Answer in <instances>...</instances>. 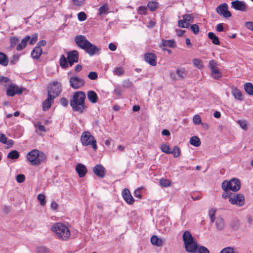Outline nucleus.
<instances>
[{
    "instance_id": "1",
    "label": "nucleus",
    "mask_w": 253,
    "mask_h": 253,
    "mask_svg": "<svg viewBox=\"0 0 253 253\" xmlns=\"http://www.w3.org/2000/svg\"><path fill=\"white\" fill-rule=\"evenodd\" d=\"M86 95L84 92L78 91L76 92L70 100V105L75 112L82 113L86 109L84 100Z\"/></svg>"
},
{
    "instance_id": "2",
    "label": "nucleus",
    "mask_w": 253,
    "mask_h": 253,
    "mask_svg": "<svg viewBox=\"0 0 253 253\" xmlns=\"http://www.w3.org/2000/svg\"><path fill=\"white\" fill-rule=\"evenodd\" d=\"M27 159L32 165L38 166L46 161V156L38 149H33L27 155Z\"/></svg>"
},
{
    "instance_id": "3",
    "label": "nucleus",
    "mask_w": 253,
    "mask_h": 253,
    "mask_svg": "<svg viewBox=\"0 0 253 253\" xmlns=\"http://www.w3.org/2000/svg\"><path fill=\"white\" fill-rule=\"evenodd\" d=\"M51 230L56 234V237L61 240L66 241L70 236L69 229L63 223H54L51 227Z\"/></svg>"
},
{
    "instance_id": "4",
    "label": "nucleus",
    "mask_w": 253,
    "mask_h": 253,
    "mask_svg": "<svg viewBox=\"0 0 253 253\" xmlns=\"http://www.w3.org/2000/svg\"><path fill=\"white\" fill-rule=\"evenodd\" d=\"M81 140L83 145L86 146L90 144L94 150L97 149L96 141L89 132H84L81 136Z\"/></svg>"
},
{
    "instance_id": "5",
    "label": "nucleus",
    "mask_w": 253,
    "mask_h": 253,
    "mask_svg": "<svg viewBox=\"0 0 253 253\" xmlns=\"http://www.w3.org/2000/svg\"><path fill=\"white\" fill-rule=\"evenodd\" d=\"M62 91V85L58 82H54L49 85L47 94L53 98L57 97Z\"/></svg>"
},
{
    "instance_id": "6",
    "label": "nucleus",
    "mask_w": 253,
    "mask_h": 253,
    "mask_svg": "<svg viewBox=\"0 0 253 253\" xmlns=\"http://www.w3.org/2000/svg\"><path fill=\"white\" fill-rule=\"evenodd\" d=\"M231 7L236 10L247 12L249 7L246 2L243 0H236L231 2Z\"/></svg>"
},
{
    "instance_id": "7",
    "label": "nucleus",
    "mask_w": 253,
    "mask_h": 253,
    "mask_svg": "<svg viewBox=\"0 0 253 253\" xmlns=\"http://www.w3.org/2000/svg\"><path fill=\"white\" fill-rule=\"evenodd\" d=\"M216 12L224 18H227L232 15L230 11L228 10V6L226 3H223L216 8Z\"/></svg>"
},
{
    "instance_id": "8",
    "label": "nucleus",
    "mask_w": 253,
    "mask_h": 253,
    "mask_svg": "<svg viewBox=\"0 0 253 253\" xmlns=\"http://www.w3.org/2000/svg\"><path fill=\"white\" fill-rule=\"evenodd\" d=\"M229 202L232 205L242 207L245 204V198L243 194L239 193L236 195L232 194L230 198Z\"/></svg>"
},
{
    "instance_id": "9",
    "label": "nucleus",
    "mask_w": 253,
    "mask_h": 253,
    "mask_svg": "<svg viewBox=\"0 0 253 253\" xmlns=\"http://www.w3.org/2000/svg\"><path fill=\"white\" fill-rule=\"evenodd\" d=\"M217 62L214 60H211L209 64L211 70V76L215 79H219L222 77V74L217 69Z\"/></svg>"
},
{
    "instance_id": "10",
    "label": "nucleus",
    "mask_w": 253,
    "mask_h": 253,
    "mask_svg": "<svg viewBox=\"0 0 253 253\" xmlns=\"http://www.w3.org/2000/svg\"><path fill=\"white\" fill-rule=\"evenodd\" d=\"M70 85L74 89H78L83 86L84 84L83 79L78 76L71 77L69 80Z\"/></svg>"
},
{
    "instance_id": "11",
    "label": "nucleus",
    "mask_w": 253,
    "mask_h": 253,
    "mask_svg": "<svg viewBox=\"0 0 253 253\" xmlns=\"http://www.w3.org/2000/svg\"><path fill=\"white\" fill-rule=\"evenodd\" d=\"M23 90V88L12 83L6 89V94L9 96H13L15 94H21Z\"/></svg>"
},
{
    "instance_id": "12",
    "label": "nucleus",
    "mask_w": 253,
    "mask_h": 253,
    "mask_svg": "<svg viewBox=\"0 0 253 253\" xmlns=\"http://www.w3.org/2000/svg\"><path fill=\"white\" fill-rule=\"evenodd\" d=\"M182 19L178 21V24L179 27L181 28H188L190 26V23L192 22L193 17L191 14H186L182 16Z\"/></svg>"
},
{
    "instance_id": "13",
    "label": "nucleus",
    "mask_w": 253,
    "mask_h": 253,
    "mask_svg": "<svg viewBox=\"0 0 253 253\" xmlns=\"http://www.w3.org/2000/svg\"><path fill=\"white\" fill-rule=\"evenodd\" d=\"M68 62L70 66H72L74 63L78 61L79 59V53L76 50H74L68 53Z\"/></svg>"
},
{
    "instance_id": "14",
    "label": "nucleus",
    "mask_w": 253,
    "mask_h": 253,
    "mask_svg": "<svg viewBox=\"0 0 253 253\" xmlns=\"http://www.w3.org/2000/svg\"><path fill=\"white\" fill-rule=\"evenodd\" d=\"M186 251L189 253H197L198 245L194 239L184 244Z\"/></svg>"
},
{
    "instance_id": "15",
    "label": "nucleus",
    "mask_w": 253,
    "mask_h": 253,
    "mask_svg": "<svg viewBox=\"0 0 253 253\" xmlns=\"http://www.w3.org/2000/svg\"><path fill=\"white\" fill-rule=\"evenodd\" d=\"M75 41L77 45L84 49L87 45L88 42L86 37L83 35H78L75 38Z\"/></svg>"
},
{
    "instance_id": "16",
    "label": "nucleus",
    "mask_w": 253,
    "mask_h": 253,
    "mask_svg": "<svg viewBox=\"0 0 253 253\" xmlns=\"http://www.w3.org/2000/svg\"><path fill=\"white\" fill-rule=\"evenodd\" d=\"M95 174L100 178H103L105 176L106 169L105 168L100 164L96 165L93 169Z\"/></svg>"
},
{
    "instance_id": "17",
    "label": "nucleus",
    "mask_w": 253,
    "mask_h": 253,
    "mask_svg": "<svg viewBox=\"0 0 253 253\" xmlns=\"http://www.w3.org/2000/svg\"><path fill=\"white\" fill-rule=\"evenodd\" d=\"M122 196L124 200L128 204L131 205L134 202V199L132 196L130 191L127 189H124L122 192Z\"/></svg>"
},
{
    "instance_id": "18",
    "label": "nucleus",
    "mask_w": 253,
    "mask_h": 253,
    "mask_svg": "<svg viewBox=\"0 0 253 253\" xmlns=\"http://www.w3.org/2000/svg\"><path fill=\"white\" fill-rule=\"evenodd\" d=\"M156 58V55L152 53H146L144 55L145 61L151 66H154L157 65Z\"/></svg>"
},
{
    "instance_id": "19",
    "label": "nucleus",
    "mask_w": 253,
    "mask_h": 253,
    "mask_svg": "<svg viewBox=\"0 0 253 253\" xmlns=\"http://www.w3.org/2000/svg\"><path fill=\"white\" fill-rule=\"evenodd\" d=\"M84 49L90 56L94 55L96 52L99 51V49L95 45L92 44L89 42H88L87 45L83 49Z\"/></svg>"
},
{
    "instance_id": "20",
    "label": "nucleus",
    "mask_w": 253,
    "mask_h": 253,
    "mask_svg": "<svg viewBox=\"0 0 253 253\" xmlns=\"http://www.w3.org/2000/svg\"><path fill=\"white\" fill-rule=\"evenodd\" d=\"M231 93L235 99L240 101L243 100V95L242 94V92L237 87L233 86L231 88Z\"/></svg>"
},
{
    "instance_id": "21",
    "label": "nucleus",
    "mask_w": 253,
    "mask_h": 253,
    "mask_svg": "<svg viewBox=\"0 0 253 253\" xmlns=\"http://www.w3.org/2000/svg\"><path fill=\"white\" fill-rule=\"evenodd\" d=\"M76 170L80 177H84L87 172V169L81 163L77 165Z\"/></svg>"
},
{
    "instance_id": "22",
    "label": "nucleus",
    "mask_w": 253,
    "mask_h": 253,
    "mask_svg": "<svg viewBox=\"0 0 253 253\" xmlns=\"http://www.w3.org/2000/svg\"><path fill=\"white\" fill-rule=\"evenodd\" d=\"M231 183V191L233 192L238 191L241 187L240 181L237 178H233L229 181Z\"/></svg>"
},
{
    "instance_id": "23",
    "label": "nucleus",
    "mask_w": 253,
    "mask_h": 253,
    "mask_svg": "<svg viewBox=\"0 0 253 253\" xmlns=\"http://www.w3.org/2000/svg\"><path fill=\"white\" fill-rule=\"evenodd\" d=\"M54 98L47 94V98L42 103V109L43 111L48 110L53 102Z\"/></svg>"
},
{
    "instance_id": "24",
    "label": "nucleus",
    "mask_w": 253,
    "mask_h": 253,
    "mask_svg": "<svg viewBox=\"0 0 253 253\" xmlns=\"http://www.w3.org/2000/svg\"><path fill=\"white\" fill-rule=\"evenodd\" d=\"M176 46V43L172 40H163L162 42L160 44V47L163 50H166L165 47H174Z\"/></svg>"
},
{
    "instance_id": "25",
    "label": "nucleus",
    "mask_w": 253,
    "mask_h": 253,
    "mask_svg": "<svg viewBox=\"0 0 253 253\" xmlns=\"http://www.w3.org/2000/svg\"><path fill=\"white\" fill-rule=\"evenodd\" d=\"M30 39V36H26L24 38H23L21 40V42L18 44L17 47H16V49L17 50H21L23 49H24L26 47V46L27 44V42H28L29 41Z\"/></svg>"
},
{
    "instance_id": "26",
    "label": "nucleus",
    "mask_w": 253,
    "mask_h": 253,
    "mask_svg": "<svg viewBox=\"0 0 253 253\" xmlns=\"http://www.w3.org/2000/svg\"><path fill=\"white\" fill-rule=\"evenodd\" d=\"M42 53V49L40 47H35L31 52L32 57L35 59H38Z\"/></svg>"
},
{
    "instance_id": "27",
    "label": "nucleus",
    "mask_w": 253,
    "mask_h": 253,
    "mask_svg": "<svg viewBox=\"0 0 253 253\" xmlns=\"http://www.w3.org/2000/svg\"><path fill=\"white\" fill-rule=\"evenodd\" d=\"M87 96L88 100L92 103H95L98 100L97 94L93 90L88 91L87 92Z\"/></svg>"
},
{
    "instance_id": "28",
    "label": "nucleus",
    "mask_w": 253,
    "mask_h": 253,
    "mask_svg": "<svg viewBox=\"0 0 253 253\" xmlns=\"http://www.w3.org/2000/svg\"><path fill=\"white\" fill-rule=\"evenodd\" d=\"M151 243L152 245L157 247L162 246L163 244V240L159 238L156 235H153L151 238Z\"/></svg>"
},
{
    "instance_id": "29",
    "label": "nucleus",
    "mask_w": 253,
    "mask_h": 253,
    "mask_svg": "<svg viewBox=\"0 0 253 253\" xmlns=\"http://www.w3.org/2000/svg\"><path fill=\"white\" fill-rule=\"evenodd\" d=\"M208 38L211 40L212 43L215 45L220 44L219 38L212 32L208 33Z\"/></svg>"
},
{
    "instance_id": "30",
    "label": "nucleus",
    "mask_w": 253,
    "mask_h": 253,
    "mask_svg": "<svg viewBox=\"0 0 253 253\" xmlns=\"http://www.w3.org/2000/svg\"><path fill=\"white\" fill-rule=\"evenodd\" d=\"M244 89L250 95H253V84L251 83H246L244 84Z\"/></svg>"
},
{
    "instance_id": "31",
    "label": "nucleus",
    "mask_w": 253,
    "mask_h": 253,
    "mask_svg": "<svg viewBox=\"0 0 253 253\" xmlns=\"http://www.w3.org/2000/svg\"><path fill=\"white\" fill-rule=\"evenodd\" d=\"M0 84L5 87H8L12 84V82L8 78L0 76Z\"/></svg>"
},
{
    "instance_id": "32",
    "label": "nucleus",
    "mask_w": 253,
    "mask_h": 253,
    "mask_svg": "<svg viewBox=\"0 0 253 253\" xmlns=\"http://www.w3.org/2000/svg\"><path fill=\"white\" fill-rule=\"evenodd\" d=\"M182 238L184 244L188 242L192 241V240L194 239L191 234L188 231L184 232Z\"/></svg>"
},
{
    "instance_id": "33",
    "label": "nucleus",
    "mask_w": 253,
    "mask_h": 253,
    "mask_svg": "<svg viewBox=\"0 0 253 253\" xmlns=\"http://www.w3.org/2000/svg\"><path fill=\"white\" fill-rule=\"evenodd\" d=\"M190 143L195 147H198L201 144V141L199 137L196 136H192L190 139Z\"/></svg>"
},
{
    "instance_id": "34",
    "label": "nucleus",
    "mask_w": 253,
    "mask_h": 253,
    "mask_svg": "<svg viewBox=\"0 0 253 253\" xmlns=\"http://www.w3.org/2000/svg\"><path fill=\"white\" fill-rule=\"evenodd\" d=\"M193 63L195 67L199 69H202L204 68L203 63L202 60L198 58H195L193 60Z\"/></svg>"
},
{
    "instance_id": "35",
    "label": "nucleus",
    "mask_w": 253,
    "mask_h": 253,
    "mask_svg": "<svg viewBox=\"0 0 253 253\" xmlns=\"http://www.w3.org/2000/svg\"><path fill=\"white\" fill-rule=\"evenodd\" d=\"M8 63V59L7 56L2 53L0 52V64L3 66H6Z\"/></svg>"
},
{
    "instance_id": "36",
    "label": "nucleus",
    "mask_w": 253,
    "mask_h": 253,
    "mask_svg": "<svg viewBox=\"0 0 253 253\" xmlns=\"http://www.w3.org/2000/svg\"><path fill=\"white\" fill-rule=\"evenodd\" d=\"M109 10L108 5L107 3L103 4L98 9L99 13L98 15H101L103 14H106L108 13V10Z\"/></svg>"
},
{
    "instance_id": "37",
    "label": "nucleus",
    "mask_w": 253,
    "mask_h": 253,
    "mask_svg": "<svg viewBox=\"0 0 253 253\" xmlns=\"http://www.w3.org/2000/svg\"><path fill=\"white\" fill-rule=\"evenodd\" d=\"M19 153L17 150L10 151L7 155V158L10 159H17L19 157Z\"/></svg>"
},
{
    "instance_id": "38",
    "label": "nucleus",
    "mask_w": 253,
    "mask_h": 253,
    "mask_svg": "<svg viewBox=\"0 0 253 253\" xmlns=\"http://www.w3.org/2000/svg\"><path fill=\"white\" fill-rule=\"evenodd\" d=\"M231 183L227 180H224L222 183V188L225 192H228L231 190Z\"/></svg>"
},
{
    "instance_id": "39",
    "label": "nucleus",
    "mask_w": 253,
    "mask_h": 253,
    "mask_svg": "<svg viewBox=\"0 0 253 253\" xmlns=\"http://www.w3.org/2000/svg\"><path fill=\"white\" fill-rule=\"evenodd\" d=\"M225 226L224 220L221 218H218L216 221V227L218 230H222Z\"/></svg>"
},
{
    "instance_id": "40",
    "label": "nucleus",
    "mask_w": 253,
    "mask_h": 253,
    "mask_svg": "<svg viewBox=\"0 0 253 253\" xmlns=\"http://www.w3.org/2000/svg\"><path fill=\"white\" fill-rule=\"evenodd\" d=\"M68 61L64 55H62L60 59V65L63 68H66L68 67Z\"/></svg>"
},
{
    "instance_id": "41",
    "label": "nucleus",
    "mask_w": 253,
    "mask_h": 253,
    "mask_svg": "<svg viewBox=\"0 0 253 253\" xmlns=\"http://www.w3.org/2000/svg\"><path fill=\"white\" fill-rule=\"evenodd\" d=\"M216 212V209L215 208H212L209 211V215L210 217V221L211 223H213L215 220L214 215Z\"/></svg>"
},
{
    "instance_id": "42",
    "label": "nucleus",
    "mask_w": 253,
    "mask_h": 253,
    "mask_svg": "<svg viewBox=\"0 0 253 253\" xmlns=\"http://www.w3.org/2000/svg\"><path fill=\"white\" fill-rule=\"evenodd\" d=\"M171 181L167 179L162 178L160 180V184L164 187H167L171 185Z\"/></svg>"
},
{
    "instance_id": "43",
    "label": "nucleus",
    "mask_w": 253,
    "mask_h": 253,
    "mask_svg": "<svg viewBox=\"0 0 253 253\" xmlns=\"http://www.w3.org/2000/svg\"><path fill=\"white\" fill-rule=\"evenodd\" d=\"M114 74L118 76H121L124 73V70L122 67H116L113 71Z\"/></svg>"
},
{
    "instance_id": "44",
    "label": "nucleus",
    "mask_w": 253,
    "mask_h": 253,
    "mask_svg": "<svg viewBox=\"0 0 253 253\" xmlns=\"http://www.w3.org/2000/svg\"><path fill=\"white\" fill-rule=\"evenodd\" d=\"M220 253H238L237 251L231 247H226L222 249Z\"/></svg>"
},
{
    "instance_id": "45",
    "label": "nucleus",
    "mask_w": 253,
    "mask_h": 253,
    "mask_svg": "<svg viewBox=\"0 0 253 253\" xmlns=\"http://www.w3.org/2000/svg\"><path fill=\"white\" fill-rule=\"evenodd\" d=\"M37 198L40 202L41 206H44L46 204L45 196L44 194H40L38 195Z\"/></svg>"
},
{
    "instance_id": "46",
    "label": "nucleus",
    "mask_w": 253,
    "mask_h": 253,
    "mask_svg": "<svg viewBox=\"0 0 253 253\" xmlns=\"http://www.w3.org/2000/svg\"><path fill=\"white\" fill-rule=\"evenodd\" d=\"M176 74L177 75L178 78L180 79H183L185 77V71L184 69H177L176 70Z\"/></svg>"
},
{
    "instance_id": "47",
    "label": "nucleus",
    "mask_w": 253,
    "mask_h": 253,
    "mask_svg": "<svg viewBox=\"0 0 253 253\" xmlns=\"http://www.w3.org/2000/svg\"><path fill=\"white\" fill-rule=\"evenodd\" d=\"M10 46L13 48L18 43L19 39L17 37H13L10 39Z\"/></svg>"
},
{
    "instance_id": "48",
    "label": "nucleus",
    "mask_w": 253,
    "mask_h": 253,
    "mask_svg": "<svg viewBox=\"0 0 253 253\" xmlns=\"http://www.w3.org/2000/svg\"><path fill=\"white\" fill-rule=\"evenodd\" d=\"M37 253H50V250L45 247H40L37 249Z\"/></svg>"
},
{
    "instance_id": "49",
    "label": "nucleus",
    "mask_w": 253,
    "mask_h": 253,
    "mask_svg": "<svg viewBox=\"0 0 253 253\" xmlns=\"http://www.w3.org/2000/svg\"><path fill=\"white\" fill-rule=\"evenodd\" d=\"M197 253H210L209 250L204 246L197 247Z\"/></svg>"
},
{
    "instance_id": "50",
    "label": "nucleus",
    "mask_w": 253,
    "mask_h": 253,
    "mask_svg": "<svg viewBox=\"0 0 253 253\" xmlns=\"http://www.w3.org/2000/svg\"><path fill=\"white\" fill-rule=\"evenodd\" d=\"M171 153L173 154V156L175 158H177L179 156L180 154V151L178 147H174L172 151H171Z\"/></svg>"
},
{
    "instance_id": "51",
    "label": "nucleus",
    "mask_w": 253,
    "mask_h": 253,
    "mask_svg": "<svg viewBox=\"0 0 253 253\" xmlns=\"http://www.w3.org/2000/svg\"><path fill=\"white\" fill-rule=\"evenodd\" d=\"M133 84L129 80H125L123 82V86L126 88H130L132 86Z\"/></svg>"
},
{
    "instance_id": "52",
    "label": "nucleus",
    "mask_w": 253,
    "mask_h": 253,
    "mask_svg": "<svg viewBox=\"0 0 253 253\" xmlns=\"http://www.w3.org/2000/svg\"><path fill=\"white\" fill-rule=\"evenodd\" d=\"M147 11V8L146 6H141L138 8V13L140 15H145Z\"/></svg>"
},
{
    "instance_id": "53",
    "label": "nucleus",
    "mask_w": 253,
    "mask_h": 253,
    "mask_svg": "<svg viewBox=\"0 0 253 253\" xmlns=\"http://www.w3.org/2000/svg\"><path fill=\"white\" fill-rule=\"evenodd\" d=\"M78 18L80 21H84L86 19V14L84 12H80L78 14Z\"/></svg>"
},
{
    "instance_id": "54",
    "label": "nucleus",
    "mask_w": 253,
    "mask_h": 253,
    "mask_svg": "<svg viewBox=\"0 0 253 253\" xmlns=\"http://www.w3.org/2000/svg\"><path fill=\"white\" fill-rule=\"evenodd\" d=\"M38 34H34L30 37L29 43L30 44H34L38 40Z\"/></svg>"
},
{
    "instance_id": "55",
    "label": "nucleus",
    "mask_w": 253,
    "mask_h": 253,
    "mask_svg": "<svg viewBox=\"0 0 253 253\" xmlns=\"http://www.w3.org/2000/svg\"><path fill=\"white\" fill-rule=\"evenodd\" d=\"M193 121L195 125H199L201 123V117L199 115H195L193 117Z\"/></svg>"
},
{
    "instance_id": "56",
    "label": "nucleus",
    "mask_w": 253,
    "mask_h": 253,
    "mask_svg": "<svg viewBox=\"0 0 253 253\" xmlns=\"http://www.w3.org/2000/svg\"><path fill=\"white\" fill-rule=\"evenodd\" d=\"M147 6L151 11H154L157 8V4L156 2L153 1L149 2L147 4Z\"/></svg>"
},
{
    "instance_id": "57",
    "label": "nucleus",
    "mask_w": 253,
    "mask_h": 253,
    "mask_svg": "<svg viewBox=\"0 0 253 253\" xmlns=\"http://www.w3.org/2000/svg\"><path fill=\"white\" fill-rule=\"evenodd\" d=\"M85 0H72L74 5L77 6H81L84 3Z\"/></svg>"
},
{
    "instance_id": "58",
    "label": "nucleus",
    "mask_w": 253,
    "mask_h": 253,
    "mask_svg": "<svg viewBox=\"0 0 253 253\" xmlns=\"http://www.w3.org/2000/svg\"><path fill=\"white\" fill-rule=\"evenodd\" d=\"M190 29L194 34H197L199 32V26L197 24H193L191 26Z\"/></svg>"
},
{
    "instance_id": "59",
    "label": "nucleus",
    "mask_w": 253,
    "mask_h": 253,
    "mask_svg": "<svg viewBox=\"0 0 253 253\" xmlns=\"http://www.w3.org/2000/svg\"><path fill=\"white\" fill-rule=\"evenodd\" d=\"M161 148L163 152L167 154H171V151H169V146L163 144L161 145Z\"/></svg>"
},
{
    "instance_id": "60",
    "label": "nucleus",
    "mask_w": 253,
    "mask_h": 253,
    "mask_svg": "<svg viewBox=\"0 0 253 253\" xmlns=\"http://www.w3.org/2000/svg\"><path fill=\"white\" fill-rule=\"evenodd\" d=\"M16 179L18 183H22L25 179V176L24 174H19L16 176Z\"/></svg>"
},
{
    "instance_id": "61",
    "label": "nucleus",
    "mask_w": 253,
    "mask_h": 253,
    "mask_svg": "<svg viewBox=\"0 0 253 253\" xmlns=\"http://www.w3.org/2000/svg\"><path fill=\"white\" fill-rule=\"evenodd\" d=\"M87 77L90 79V80H95L97 78V74L95 72H91L89 73Z\"/></svg>"
},
{
    "instance_id": "62",
    "label": "nucleus",
    "mask_w": 253,
    "mask_h": 253,
    "mask_svg": "<svg viewBox=\"0 0 253 253\" xmlns=\"http://www.w3.org/2000/svg\"><path fill=\"white\" fill-rule=\"evenodd\" d=\"M35 126L38 127V129L43 132H45L46 129L44 126L41 125V123L38 122V123L35 124Z\"/></svg>"
},
{
    "instance_id": "63",
    "label": "nucleus",
    "mask_w": 253,
    "mask_h": 253,
    "mask_svg": "<svg viewBox=\"0 0 253 253\" xmlns=\"http://www.w3.org/2000/svg\"><path fill=\"white\" fill-rule=\"evenodd\" d=\"M245 26L247 29L253 31V22H246Z\"/></svg>"
},
{
    "instance_id": "64",
    "label": "nucleus",
    "mask_w": 253,
    "mask_h": 253,
    "mask_svg": "<svg viewBox=\"0 0 253 253\" xmlns=\"http://www.w3.org/2000/svg\"><path fill=\"white\" fill-rule=\"evenodd\" d=\"M238 124L240 126L244 129H246L247 128V124L245 121L243 120H239L238 121Z\"/></svg>"
}]
</instances>
